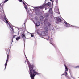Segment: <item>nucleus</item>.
Instances as JSON below:
<instances>
[{"label": "nucleus", "instance_id": "19", "mask_svg": "<svg viewBox=\"0 0 79 79\" xmlns=\"http://www.w3.org/2000/svg\"><path fill=\"white\" fill-rule=\"evenodd\" d=\"M50 44H51V45H52L55 46V44H54L53 43H52V42L50 43Z\"/></svg>", "mask_w": 79, "mask_h": 79}, {"label": "nucleus", "instance_id": "23", "mask_svg": "<svg viewBox=\"0 0 79 79\" xmlns=\"http://www.w3.org/2000/svg\"><path fill=\"white\" fill-rule=\"evenodd\" d=\"M50 42H52V38H50Z\"/></svg>", "mask_w": 79, "mask_h": 79}, {"label": "nucleus", "instance_id": "3", "mask_svg": "<svg viewBox=\"0 0 79 79\" xmlns=\"http://www.w3.org/2000/svg\"><path fill=\"white\" fill-rule=\"evenodd\" d=\"M6 52H7V57L6 61L5 64V68L4 69H5L6 68V66H7V63H8V59L9 58V55L10 54H9V52L7 51V50H6Z\"/></svg>", "mask_w": 79, "mask_h": 79}, {"label": "nucleus", "instance_id": "13", "mask_svg": "<svg viewBox=\"0 0 79 79\" xmlns=\"http://www.w3.org/2000/svg\"><path fill=\"white\" fill-rule=\"evenodd\" d=\"M49 13H51V14H52V13L53 12L52 11V8H51L49 9Z\"/></svg>", "mask_w": 79, "mask_h": 79}, {"label": "nucleus", "instance_id": "21", "mask_svg": "<svg viewBox=\"0 0 79 79\" xmlns=\"http://www.w3.org/2000/svg\"><path fill=\"white\" fill-rule=\"evenodd\" d=\"M8 0H5V1H4V3H6V2H8Z\"/></svg>", "mask_w": 79, "mask_h": 79}, {"label": "nucleus", "instance_id": "24", "mask_svg": "<svg viewBox=\"0 0 79 79\" xmlns=\"http://www.w3.org/2000/svg\"><path fill=\"white\" fill-rule=\"evenodd\" d=\"M31 37H33L34 36V35L32 34H31Z\"/></svg>", "mask_w": 79, "mask_h": 79}, {"label": "nucleus", "instance_id": "18", "mask_svg": "<svg viewBox=\"0 0 79 79\" xmlns=\"http://www.w3.org/2000/svg\"><path fill=\"white\" fill-rule=\"evenodd\" d=\"M40 19L41 20H42L44 19V17H43L42 16H41L40 17Z\"/></svg>", "mask_w": 79, "mask_h": 79}, {"label": "nucleus", "instance_id": "1", "mask_svg": "<svg viewBox=\"0 0 79 79\" xmlns=\"http://www.w3.org/2000/svg\"><path fill=\"white\" fill-rule=\"evenodd\" d=\"M26 58L27 63L29 65L30 70L29 73L30 75V77L31 79H34V76H35L36 74H37V75H39V73L36 72L35 70L33 69V66H34V65H31V64L29 62V60H28L27 59V57H26Z\"/></svg>", "mask_w": 79, "mask_h": 79}, {"label": "nucleus", "instance_id": "12", "mask_svg": "<svg viewBox=\"0 0 79 79\" xmlns=\"http://www.w3.org/2000/svg\"><path fill=\"white\" fill-rule=\"evenodd\" d=\"M44 30L46 33H48V29L47 28L45 27L44 28Z\"/></svg>", "mask_w": 79, "mask_h": 79}, {"label": "nucleus", "instance_id": "32", "mask_svg": "<svg viewBox=\"0 0 79 79\" xmlns=\"http://www.w3.org/2000/svg\"><path fill=\"white\" fill-rule=\"evenodd\" d=\"M1 6V5L0 4V6Z\"/></svg>", "mask_w": 79, "mask_h": 79}, {"label": "nucleus", "instance_id": "34", "mask_svg": "<svg viewBox=\"0 0 79 79\" xmlns=\"http://www.w3.org/2000/svg\"><path fill=\"white\" fill-rule=\"evenodd\" d=\"M42 37V38H44V37Z\"/></svg>", "mask_w": 79, "mask_h": 79}, {"label": "nucleus", "instance_id": "28", "mask_svg": "<svg viewBox=\"0 0 79 79\" xmlns=\"http://www.w3.org/2000/svg\"><path fill=\"white\" fill-rule=\"evenodd\" d=\"M52 5H53V1L52 2Z\"/></svg>", "mask_w": 79, "mask_h": 79}, {"label": "nucleus", "instance_id": "11", "mask_svg": "<svg viewBox=\"0 0 79 79\" xmlns=\"http://www.w3.org/2000/svg\"><path fill=\"white\" fill-rule=\"evenodd\" d=\"M64 23H65V26H66L67 27H71V26H70V25H69V24L68 23H67L65 21L64 22Z\"/></svg>", "mask_w": 79, "mask_h": 79}, {"label": "nucleus", "instance_id": "6", "mask_svg": "<svg viewBox=\"0 0 79 79\" xmlns=\"http://www.w3.org/2000/svg\"><path fill=\"white\" fill-rule=\"evenodd\" d=\"M48 6V4H47L44 3L42 6H40L39 7L40 9H43V8H45L47 7Z\"/></svg>", "mask_w": 79, "mask_h": 79}, {"label": "nucleus", "instance_id": "22", "mask_svg": "<svg viewBox=\"0 0 79 79\" xmlns=\"http://www.w3.org/2000/svg\"><path fill=\"white\" fill-rule=\"evenodd\" d=\"M73 27L74 28H76V27H76L75 26H73Z\"/></svg>", "mask_w": 79, "mask_h": 79}, {"label": "nucleus", "instance_id": "30", "mask_svg": "<svg viewBox=\"0 0 79 79\" xmlns=\"http://www.w3.org/2000/svg\"><path fill=\"white\" fill-rule=\"evenodd\" d=\"M47 10V8H45V10Z\"/></svg>", "mask_w": 79, "mask_h": 79}, {"label": "nucleus", "instance_id": "27", "mask_svg": "<svg viewBox=\"0 0 79 79\" xmlns=\"http://www.w3.org/2000/svg\"><path fill=\"white\" fill-rule=\"evenodd\" d=\"M19 2H22V0H19Z\"/></svg>", "mask_w": 79, "mask_h": 79}, {"label": "nucleus", "instance_id": "9", "mask_svg": "<svg viewBox=\"0 0 79 79\" xmlns=\"http://www.w3.org/2000/svg\"><path fill=\"white\" fill-rule=\"evenodd\" d=\"M42 33H40V37H43V36H45V31H41Z\"/></svg>", "mask_w": 79, "mask_h": 79}, {"label": "nucleus", "instance_id": "2", "mask_svg": "<svg viewBox=\"0 0 79 79\" xmlns=\"http://www.w3.org/2000/svg\"><path fill=\"white\" fill-rule=\"evenodd\" d=\"M0 15L1 16V17L2 19H4V20H5V21L6 23H7V25L8 27H9L10 29L12 31H13V27H11L10 24L8 23V19L6 18V16L4 14V12L3 10H2V12H0Z\"/></svg>", "mask_w": 79, "mask_h": 79}, {"label": "nucleus", "instance_id": "26", "mask_svg": "<svg viewBox=\"0 0 79 79\" xmlns=\"http://www.w3.org/2000/svg\"><path fill=\"white\" fill-rule=\"evenodd\" d=\"M23 3L24 4V5H25V3H24V2H23Z\"/></svg>", "mask_w": 79, "mask_h": 79}, {"label": "nucleus", "instance_id": "7", "mask_svg": "<svg viewBox=\"0 0 79 79\" xmlns=\"http://www.w3.org/2000/svg\"><path fill=\"white\" fill-rule=\"evenodd\" d=\"M56 19L57 21L56 22V23H57V24H58L61 21V18H60L57 17H56Z\"/></svg>", "mask_w": 79, "mask_h": 79}, {"label": "nucleus", "instance_id": "10", "mask_svg": "<svg viewBox=\"0 0 79 79\" xmlns=\"http://www.w3.org/2000/svg\"><path fill=\"white\" fill-rule=\"evenodd\" d=\"M33 21L34 22V24H35V25H36V26H39L40 25V22H37L35 24V22H34V20H33Z\"/></svg>", "mask_w": 79, "mask_h": 79}, {"label": "nucleus", "instance_id": "25", "mask_svg": "<svg viewBox=\"0 0 79 79\" xmlns=\"http://www.w3.org/2000/svg\"><path fill=\"white\" fill-rule=\"evenodd\" d=\"M76 68H79V66H78L76 67Z\"/></svg>", "mask_w": 79, "mask_h": 79}, {"label": "nucleus", "instance_id": "15", "mask_svg": "<svg viewBox=\"0 0 79 79\" xmlns=\"http://www.w3.org/2000/svg\"><path fill=\"white\" fill-rule=\"evenodd\" d=\"M47 4L48 5V6H51V3H50V2H48Z\"/></svg>", "mask_w": 79, "mask_h": 79}, {"label": "nucleus", "instance_id": "4", "mask_svg": "<svg viewBox=\"0 0 79 79\" xmlns=\"http://www.w3.org/2000/svg\"><path fill=\"white\" fill-rule=\"evenodd\" d=\"M64 66L65 68V71L64 73V74H62V75H65V76H66L68 74V73H67V72H68V68H67V67L66 66V65H64Z\"/></svg>", "mask_w": 79, "mask_h": 79}, {"label": "nucleus", "instance_id": "16", "mask_svg": "<svg viewBox=\"0 0 79 79\" xmlns=\"http://www.w3.org/2000/svg\"><path fill=\"white\" fill-rule=\"evenodd\" d=\"M20 39H21V37L20 36L16 38V40L17 41L19 40Z\"/></svg>", "mask_w": 79, "mask_h": 79}, {"label": "nucleus", "instance_id": "17", "mask_svg": "<svg viewBox=\"0 0 79 79\" xmlns=\"http://www.w3.org/2000/svg\"><path fill=\"white\" fill-rule=\"evenodd\" d=\"M25 8L27 12V10H28V9H27V6L25 5Z\"/></svg>", "mask_w": 79, "mask_h": 79}, {"label": "nucleus", "instance_id": "31", "mask_svg": "<svg viewBox=\"0 0 79 79\" xmlns=\"http://www.w3.org/2000/svg\"><path fill=\"white\" fill-rule=\"evenodd\" d=\"M51 2H52V0H50Z\"/></svg>", "mask_w": 79, "mask_h": 79}, {"label": "nucleus", "instance_id": "35", "mask_svg": "<svg viewBox=\"0 0 79 79\" xmlns=\"http://www.w3.org/2000/svg\"><path fill=\"white\" fill-rule=\"evenodd\" d=\"M71 26H72V25H70Z\"/></svg>", "mask_w": 79, "mask_h": 79}, {"label": "nucleus", "instance_id": "8", "mask_svg": "<svg viewBox=\"0 0 79 79\" xmlns=\"http://www.w3.org/2000/svg\"><path fill=\"white\" fill-rule=\"evenodd\" d=\"M21 36H22V38H23V40L24 42H25V41L26 40V35H25V34H24V33H23L22 34Z\"/></svg>", "mask_w": 79, "mask_h": 79}, {"label": "nucleus", "instance_id": "33", "mask_svg": "<svg viewBox=\"0 0 79 79\" xmlns=\"http://www.w3.org/2000/svg\"><path fill=\"white\" fill-rule=\"evenodd\" d=\"M26 61H25V63H26Z\"/></svg>", "mask_w": 79, "mask_h": 79}, {"label": "nucleus", "instance_id": "14", "mask_svg": "<svg viewBox=\"0 0 79 79\" xmlns=\"http://www.w3.org/2000/svg\"><path fill=\"white\" fill-rule=\"evenodd\" d=\"M48 16H49V14H48V13H47L44 15V17L46 18H47V17H48Z\"/></svg>", "mask_w": 79, "mask_h": 79}, {"label": "nucleus", "instance_id": "20", "mask_svg": "<svg viewBox=\"0 0 79 79\" xmlns=\"http://www.w3.org/2000/svg\"><path fill=\"white\" fill-rule=\"evenodd\" d=\"M56 13H58V14H59V13H60V12H59V10H57V11H56Z\"/></svg>", "mask_w": 79, "mask_h": 79}, {"label": "nucleus", "instance_id": "5", "mask_svg": "<svg viewBox=\"0 0 79 79\" xmlns=\"http://www.w3.org/2000/svg\"><path fill=\"white\" fill-rule=\"evenodd\" d=\"M44 23L46 27H48L50 25V23H47V20H46L44 21Z\"/></svg>", "mask_w": 79, "mask_h": 79}, {"label": "nucleus", "instance_id": "29", "mask_svg": "<svg viewBox=\"0 0 79 79\" xmlns=\"http://www.w3.org/2000/svg\"><path fill=\"white\" fill-rule=\"evenodd\" d=\"M46 0H45V3H46Z\"/></svg>", "mask_w": 79, "mask_h": 79}]
</instances>
